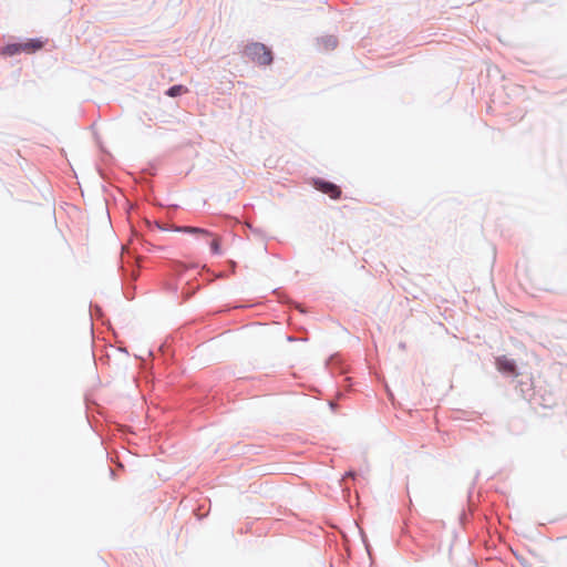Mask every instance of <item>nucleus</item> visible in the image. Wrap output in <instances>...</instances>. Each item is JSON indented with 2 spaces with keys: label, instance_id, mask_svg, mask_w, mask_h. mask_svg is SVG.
I'll return each mask as SVG.
<instances>
[{
  "label": "nucleus",
  "instance_id": "6e6552de",
  "mask_svg": "<svg viewBox=\"0 0 567 567\" xmlns=\"http://www.w3.org/2000/svg\"><path fill=\"white\" fill-rule=\"evenodd\" d=\"M19 52H22L21 43L9 44L6 48V53H8L9 55H13Z\"/></svg>",
  "mask_w": 567,
  "mask_h": 567
},
{
  "label": "nucleus",
  "instance_id": "f257e3e1",
  "mask_svg": "<svg viewBox=\"0 0 567 567\" xmlns=\"http://www.w3.org/2000/svg\"><path fill=\"white\" fill-rule=\"evenodd\" d=\"M245 53L254 62L260 65H269L272 62L271 51L262 43H251L245 48Z\"/></svg>",
  "mask_w": 567,
  "mask_h": 567
},
{
  "label": "nucleus",
  "instance_id": "39448f33",
  "mask_svg": "<svg viewBox=\"0 0 567 567\" xmlns=\"http://www.w3.org/2000/svg\"><path fill=\"white\" fill-rule=\"evenodd\" d=\"M43 47V43L40 40H29L24 43H21L22 52L33 53L40 50Z\"/></svg>",
  "mask_w": 567,
  "mask_h": 567
},
{
  "label": "nucleus",
  "instance_id": "20e7f679",
  "mask_svg": "<svg viewBox=\"0 0 567 567\" xmlns=\"http://www.w3.org/2000/svg\"><path fill=\"white\" fill-rule=\"evenodd\" d=\"M174 230L192 234V235H195L203 239H208V237L212 236V233L209 230L204 229V228H198V227L182 226V227H175Z\"/></svg>",
  "mask_w": 567,
  "mask_h": 567
},
{
  "label": "nucleus",
  "instance_id": "f03ea898",
  "mask_svg": "<svg viewBox=\"0 0 567 567\" xmlns=\"http://www.w3.org/2000/svg\"><path fill=\"white\" fill-rule=\"evenodd\" d=\"M495 364H496L497 370L502 373L513 375V377L518 375L515 361L507 358L506 355H501V357L496 358Z\"/></svg>",
  "mask_w": 567,
  "mask_h": 567
},
{
  "label": "nucleus",
  "instance_id": "0eeeda50",
  "mask_svg": "<svg viewBox=\"0 0 567 567\" xmlns=\"http://www.w3.org/2000/svg\"><path fill=\"white\" fill-rule=\"evenodd\" d=\"M187 87L183 86V85H174L172 87L168 89V91L166 92V94L171 97H175V96H178L181 94H184V93H187Z\"/></svg>",
  "mask_w": 567,
  "mask_h": 567
},
{
  "label": "nucleus",
  "instance_id": "7ed1b4c3",
  "mask_svg": "<svg viewBox=\"0 0 567 567\" xmlns=\"http://www.w3.org/2000/svg\"><path fill=\"white\" fill-rule=\"evenodd\" d=\"M315 187L332 199H338L341 196L340 187L333 183L318 179L315 182Z\"/></svg>",
  "mask_w": 567,
  "mask_h": 567
},
{
  "label": "nucleus",
  "instance_id": "423d86ee",
  "mask_svg": "<svg viewBox=\"0 0 567 567\" xmlns=\"http://www.w3.org/2000/svg\"><path fill=\"white\" fill-rule=\"evenodd\" d=\"M207 240L209 241L210 249H212L213 254L220 255L221 254V248H220L221 238L218 235L212 233V236L208 237Z\"/></svg>",
  "mask_w": 567,
  "mask_h": 567
}]
</instances>
